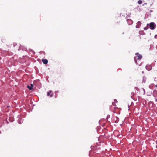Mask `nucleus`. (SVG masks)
<instances>
[{"label": "nucleus", "instance_id": "f8f14e48", "mask_svg": "<svg viewBox=\"0 0 157 157\" xmlns=\"http://www.w3.org/2000/svg\"><path fill=\"white\" fill-rule=\"evenodd\" d=\"M155 101H157V99H155Z\"/></svg>", "mask_w": 157, "mask_h": 157}, {"label": "nucleus", "instance_id": "1a4fd4ad", "mask_svg": "<svg viewBox=\"0 0 157 157\" xmlns=\"http://www.w3.org/2000/svg\"><path fill=\"white\" fill-rule=\"evenodd\" d=\"M144 30H147V28H144Z\"/></svg>", "mask_w": 157, "mask_h": 157}, {"label": "nucleus", "instance_id": "20e7f679", "mask_svg": "<svg viewBox=\"0 0 157 157\" xmlns=\"http://www.w3.org/2000/svg\"><path fill=\"white\" fill-rule=\"evenodd\" d=\"M33 85L32 84H31L30 86L29 85L27 86V88L30 90H32V89H33Z\"/></svg>", "mask_w": 157, "mask_h": 157}, {"label": "nucleus", "instance_id": "39448f33", "mask_svg": "<svg viewBox=\"0 0 157 157\" xmlns=\"http://www.w3.org/2000/svg\"><path fill=\"white\" fill-rule=\"evenodd\" d=\"M42 61L44 64H47L48 63V60L46 59H42Z\"/></svg>", "mask_w": 157, "mask_h": 157}, {"label": "nucleus", "instance_id": "6e6552de", "mask_svg": "<svg viewBox=\"0 0 157 157\" xmlns=\"http://www.w3.org/2000/svg\"><path fill=\"white\" fill-rule=\"evenodd\" d=\"M134 61L136 63H137V61L136 58H135L134 59Z\"/></svg>", "mask_w": 157, "mask_h": 157}, {"label": "nucleus", "instance_id": "423d86ee", "mask_svg": "<svg viewBox=\"0 0 157 157\" xmlns=\"http://www.w3.org/2000/svg\"><path fill=\"white\" fill-rule=\"evenodd\" d=\"M141 24V22L140 21H138V25H136V28H139V25H140Z\"/></svg>", "mask_w": 157, "mask_h": 157}, {"label": "nucleus", "instance_id": "ddd939ff", "mask_svg": "<svg viewBox=\"0 0 157 157\" xmlns=\"http://www.w3.org/2000/svg\"><path fill=\"white\" fill-rule=\"evenodd\" d=\"M116 101V99H115L114 100V101Z\"/></svg>", "mask_w": 157, "mask_h": 157}, {"label": "nucleus", "instance_id": "7ed1b4c3", "mask_svg": "<svg viewBox=\"0 0 157 157\" xmlns=\"http://www.w3.org/2000/svg\"><path fill=\"white\" fill-rule=\"evenodd\" d=\"M136 55L138 57V59H141L142 58V56L140 54H139L138 53H136Z\"/></svg>", "mask_w": 157, "mask_h": 157}, {"label": "nucleus", "instance_id": "f257e3e1", "mask_svg": "<svg viewBox=\"0 0 157 157\" xmlns=\"http://www.w3.org/2000/svg\"><path fill=\"white\" fill-rule=\"evenodd\" d=\"M149 27L151 29H154L155 27V25L154 22H151L150 24Z\"/></svg>", "mask_w": 157, "mask_h": 157}, {"label": "nucleus", "instance_id": "9b49d317", "mask_svg": "<svg viewBox=\"0 0 157 157\" xmlns=\"http://www.w3.org/2000/svg\"><path fill=\"white\" fill-rule=\"evenodd\" d=\"M139 101V99H138V101H137V102H136V103L138 102Z\"/></svg>", "mask_w": 157, "mask_h": 157}, {"label": "nucleus", "instance_id": "0eeeda50", "mask_svg": "<svg viewBox=\"0 0 157 157\" xmlns=\"http://www.w3.org/2000/svg\"><path fill=\"white\" fill-rule=\"evenodd\" d=\"M138 3L139 4H141L142 3V1L141 0H139L138 1Z\"/></svg>", "mask_w": 157, "mask_h": 157}, {"label": "nucleus", "instance_id": "9d476101", "mask_svg": "<svg viewBox=\"0 0 157 157\" xmlns=\"http://www.w3.org/2000/svg\"><path fill=\"white\" fill-rule=\"evenodd\" d=\"M135 100H134V101H137V99H134Z\"/></svg>", "mask_w": 157, "mask_h": 157}, {"label": "nucleus", "instance_id": "4468645a", "mask_svg": "<svg viewBox=\"0 0 157 157\" xmlns=\"http://www.w3.org/2000/svg\"><path fill=\"white\" fill-rule=\"evenodd\" d=\"M131 21V23H132V21Z\"/></svg>", "mask_w": 157, "mask_h": 157}, {"label": "nucleus", "instance_id": "f03ea898", "mask_svg": "<svg viewBox=\"0 0 157 157\" xmlns=\"http://www.w3.org/2000/svg\"><path fill=\"white\" fill-rule=\"evenodd\" d=\"M53 95V93L52 90H50L47 93V95L50 96V97H52Z\"/></svg>", "mask_w": 157, "mask_h": 157}]
</instances>
